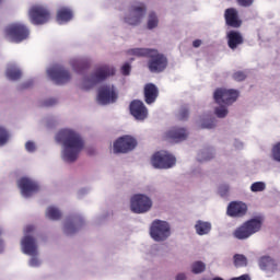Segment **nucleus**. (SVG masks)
Segmentation results:
<instances>
[{"label":"nucleus","instance_id":"f257e3e1","mask_svg":"<svg viewBox=\"0 0 280 280\" xmlns=\"http://www.w3.org/2000/svg\"><path fill=\"white\" fill-rule=\"evenodd\" d=\"M57 141L63 145V161L67 163H74L78 156L84 150V140L80 133L71 130L63 129L57 135Z\"/></svg>","mask_w":280,"mask_h":280},{"label":"nucleus","instance_id":"f03ea898","mask_svg":"<svg viewBox=\"0 0 280 280\" xmlns=\"http://www.w3.org/2000/svg\"><path fill=\"white\" fill-rule=\"evenodd\" d=\"M262 221L259 218L250 219L244 222L240 228L234 231V237L236 240H248L250 235H255L258 231H261Z\"/></svg>","mask_w":280,"mask_h":280},{"label":"nucleus","instance_id":"7ed1b4c3","mask_svg":"<svg viewBox=\"0 0 280 280\" xmlns=\"http://www.w3.org/2000/svg\"><path fill=\"white\" fill-rule=\"evenodd\" d=\"M4 34L11 43H23L30 38V28L21 23H13L5 27Z\"/></svg>","mask_w":280,"mask_h":280},{"label":"nucleus","instance_id":"20e7f679","mask_svg":"<svg viewBox=\"0 0 280 280\" xmlns=\"http://www.w3.org/2000/svg\"><path fill=\"white\" fill-rule=\"evenodd\" d=\"M28 18L33 25H45L51 20V12L47 7L35 4L28 10Z\"/></svg>","mask_w":280,"mask_h":280},{"label":"nucleus","instance_id":"39448f33","mask_svg":"<svg viewBox=\"0 0 280 280\" xmlns=\"http://www.w3.org/2000/svg\"><path fill=\"white\" fill-rule=\"evenodd\" d=\"M213 97L214 102L219 104V106H222V104L224 106H231V104L237 102V98L240 97V91L219 88L214 91Z\"/></svg>","mask_w":280,"mask_h":280},{"label":"nucleus","instance_id":"423d86ee","mask_svg":"<svg viewBox=\"0 0 280 280\" xmlns=\"http://www.w3.org/2000/svg\"><path fill=\"white\" fill-rule=\"evenodd\" d=\"M152 209V199L143 194L133 195L130 199V210L132 213H148Z\"/></svg>","mask_w":280,"mask_h":280},{"label":"nucleus","instance_id":"0eeeda50","mask_svg":"<svg viewBox=\"0 0 280 280\" xmlns=\"http://www.w3.org/2000/svg\"><path fill=\"white\" fill-rule=\"evenodd\" d=\"M151 163L156 170H170L176 165V158L167 151H159L152 156Z\"/></svg>","mask_w":280,"mask_h":280},{"label":"nucleus","instance_id":"6e6552de","mask_svg":"<svg viewBox=\"0 0 280 280\" xmlns=\"http://www.w3.org/2000/svg\"><path fill=\"white\" fill-rule=\"evenodd\" d=\"M150 235L154 242H165L170 236V223L162 220H154L150 228Z\"/></svg>","mask_w":280,"mask_h":280},{"label":"nucleus","instance_id":"1a4fd4ad","mask_svg":"<svg viewBox=\"0 0 280 280\" xmlns=\"http://www.w3.org/2000/svg\"><path fill=\"white\" fill-rule=\"evenodd\" d=\"M34 229V225H27L24 230L25 236L22 240L23 253L31 257H36V255H38V245H36V240L30 236V233H32Z\"/></svg>","mask_w":280,"mask_h":280},{"label":"nucleus","instance_id":"9d476101","mask_svg":"<svg viewBox=\"0 0 280 280\" xmlns=\"http://www.w3.org/2000/svg\"><path fill=\"white\" fill-rule=\"evenodd\" d=\"M137 148V140L130 136H122L114 142L115 154H128Z\"/></svg>","mask_w":280,"mask_h":280},{"label":"nucleus","instance_id":"9b49d317","mask_svg":"<svg viewBox=\"0 0 280 280\" xmlns=\"http://www.w3.org/2000/svg\"><path fill=\"white\" fill-rule=\"evenodd\" d=\"M110 75H115V68L110 66H101L95 69L94 73L88 79L90 86H95V84H100V82H104Z\"/></svg>","mask_w":280,"mask_h":280},{"label":"nucleus","instance_id":"f8f14e48","mask_svg":"<svg viewBox=\"0 0 280 280\" xmlns=\"http://www.w3.org/2000/svg\"><path fill=\"white\" fill-rule=\"evenodd\" d=\"M148 68L151 73H162L164 69H167V57L163 54H159L156 50L149 56Z\"/></svg>","mask_w":280,"mask_h":280},{"label":"nucleus","instance_id":"ddd939ff","mask_svg":"<svg viewBox=\"0 0 280 280\" xmlns=\"http://www.w3.org/2000/svg\"><path fill=\"white\" fill-rule=\"evenodd\" d=\"M48 75L52 80V82L57 84H67L71 80V72L65 69L62 66H54L52 68L47 70Z\"/></svg>","mask_w":280,"mask_h":280},{"label":"nucleus","instance_id":"4468645a","mask_svg":"<svg viewBox=\"0 0 280 280\" xmlns=\"http://www.w3.org/2000/svg\"><path fill=\"white\" fill-rule=\"evenodd\" d=\"M97 102L100 104H115L117 102V92H115V86L103 85L98 90Z\"/></svg>","mask_w":280,"mask_h":280},{"label":"nucleus","instance_id":"2eb2a0df","mask_svg":"<svg viewBox=\"0 0 280 280\" xmlns=\"http://www.w3.org/2000/svg\"><path fill=\"white\" fill-rule=\"evenodd\" d=\"M143 16H145V4L139 3L131 7L130 13L125 18V21L128 25H139Z\"/></svg>","mask_w":280,"mask_h":280},{"label":"nucleus","instance_id":"dca6fc26","mask_svg":"<svg viewBox=\"0 0 280 280\" xmlns=\"http://www.w3.org/2000/svg\"><path fill=\"white\" fill-rule=\"evenodd\" d=\"M129 110L132 117L139 121L148 118V107L140 100H133L129 105Z\"/></svg>","mask_w":280,"mask_h":280},{"label":"nucleus","instance_id":"f3484780","mask_svg":"<svg viewBox=\"0 0 280 280\" xmlns=\"http://www.w3.org/2000/svg\"><path fill=\"white\" fill-rule=\"evenodd\" d=\"M18 186L21 189V194L24 196V198H30L32 194H36V191H38V184L27 177H22L18 182Z\"/></svg>","mask_w":280,"mask_h":280},{"label":"nucleus","instance_id":"a211bd4d","mask_svg":"<svg viewBox=\"0 0 280 280\" xmlns=\"http://www.w3.org/2000/svg\"><path fill=\"white\" fill-rule=\"evenodd\" d=\"M248 211V206L242 201H232L228 206L226 213L230 218H244Z\"/></svg>","mask_w":280,"mask_h":280},{"label":"nucleus","instance_id":"6ab92c4d","mask_svg":"<svg viewBox=\"0 0 280 280\" xmlns=\"http://www.w3.org/2000/svg\"><path fill=\"white\" fill-rule=\"evenodd\" d=\"M145 104H154L159 97V88L154 83H147L143 90Z\"/></svg>","mask_w":280,"mask_h":280},{"label":"nucleus","instance_id":"aec40b11","mask_svg":"<svg viewBox=\"0 0 280 280\" xmlns=\"http://www.w3.org/2000/svg\"><path fill=\"white\" fill-rule=\"evenodd\" d=\"M167 137L175 143H180V141H185L189 137V132L186 128L173 127L168 130Z\"/></svg>","mask_w":280,"mask_h":280},{"label":"nucleus","instance_id":"412c9836","mask_svg":"<svg viewBox=\"0 0 280 280\" xmlns=\"http://www.w3.org/2000/svg\"><path fill=\"white\" fill-rule=\"evenodd\" d=\"M225 23L229 27H241L242 21H240V16L237 15V10L230 8L225 10Z\"/></svg>","mask_w":280,"mask_h":280},{"label":"nucleus","instance_id":"4be33fe9","mask_svg":"<svg viewBox=\"0 0 280 280\" xmlns=\"http://www.w3.org/2000/svg\"><path fill=\"white\" fill-rule=\"evenodd\" d=\"M238 45H244V37L237 31H230L228 33V46L230 49L235 50Z\"/></svg>","mask_w":280,"mask_h":280},{"label":"nucleus","instance_id":"5701e85b","mask_svg":"<svg viewBox=\"0 0 280 280\" xmlns=\"http://www.w3.org/2000/svg\"><path fill=\"white\" fill-rule=\"evenodd\" d=\"M70 65L77 73H82V71H84V69H89V67H91V60H89L86 58L71 59Z\"/></svg>","mask_w":280,"mask_h":280},{"label":"nucleus","instance_id":"b1692460","mask_svg":"<svg viewBox=\"0 0 280 280\" xmlns=\"http://www.w3.org/2000/svg\"><path fill=\"white\" fill-rule=\"evenodd\" d=\"M73 19V11L71 9L62 7L57 11V22L60 24L69 23Z\"/></svg>","mask_w":280,"mask_h":280},{"label":"nucleus","instance_id":"393cba45","mask_svg":"<svg viewBox=\"0 0 280 280\" xmlns=\"http://www.w3.org/2000/svg\"><path fill=\"white\" fill-rule=\"evenodd\" d=\"M128 54L138 58H150L152 54H156V50L150 48H131L128 50Z\"/></svg>","mask_w":280,"mask_h":280},{"label":"nucleus","instance_id":"a878e982","mask_svg":"<svg viewBox=\"0 0 280 280\" xmlns=\"http://www.w3.org/2000/svg\"><path fill=\"white\" fill-rule=\"evenodd\" d=\"M259 266L261 270H275V268H277V264H275V260L269 256H262L259 259Z\"/></svg>","mask_w":280,"mask_h":280},{"label":"nucleus","instance_id":"bb28decb","mask_svg":"<svg viewBox=\"0 0 280 280\" xmlns=\"http://www.w3.org/2000/svg\"><path fill=\"white\" fill-rule=\"evenodd\" d=\"M195 229L198 235H207L211 231V223L197 221Z\"/></svg>","mask_w":280,"mask_h":280},{"label":"nucleus","instance_id":"cd10ccee","mask_svg":"<svg viewBox=\"0 0 280 280\" xmlns=\"http://www.w3.org/2000/svg\"><path fill=\"white\" fill-rule=\"evenodd\" d=\"M5 74L9 80H13V81L21 80V75H23V73L19 70V68L13 67V66H11L7 69Z\"/></svg>","mask_w":280,"mask_h":280},{"label":"nucleus","instance_id":"c85d7f7f","mask_svg":"<svg viewBox=\"0 0 280 280\" xmlns=\"http://www.w3.org/2000/svg\"><path fill=\"white\" fill-rule=\"evenodd\" d=\"M46 218L49 220H60V218H62V212H60L58 208L51 206L48 207L46 211Z\"/></svg>","mask_w":280,"mask_h":280},{"label":"nucleus","instance_id":"c756f323","mask_svg":"<svg viewBox=\"0 0 280 280\" xmlns=\"http://www.w3.org/2000/svg\"><path fill=\"white\" fill-rule=\"evenodd\" d=\"M234 266L236 268H244V266H248V260L246 259V256L242 254H235L234 255Z\"/></svg>","mask_w":280,"mask_h":280},{"label":"nucleus","instance_id":"7c9ffc66","mask_svg":"<svg viewBox=\"0 0 280 280\" xmlns=\"http://www.w3.org/2000/svg\"><path fill=\"white\" fill-rule=\"evenodd\" d=\"M207 266L202 261H195L191 266V272H194V275H200V272H205Z\"/></svg>","mask_w":280,"mask_h":280},{"label":"nucleus","instance_id":"2f4dec72","mask_svg":"<svg viewBox=\"0 0 280 280\" xmlns=\"http://www.w3.org/2000/svg\"><path fill=\"white\" fill-rule=\"evenodd\" d=\"M228 105H221L220 107H217L214 109V113L217 115V117H219L220 119H224V117H226V115H229V109L226 108Z\"/></svg>","mask_w":280,"mask_h":280},{"label":"nucleus","instance_id":"473e14b6","mask_svg":"<svg viewBox=\"0 0 280 280\" xmlns=\"http://www.w3.org/2000/svg\"><path fill=\"white\" fill-rule=\"evenodd\" d=\"M266 190V183L264 182H255L250 186V191L254 194H257L258 191H265Z\"/></svg>","mask_w":280,"mask_h":280},{"label":"nucleus","instance_id":"72a5a7b5","mask_svg":"<svg viewBox=\"0 0 280 280\" xmlns=\"http://www.w3.org/2000/svg\"><path fill=\"white\" fill-rule=\"evenodd\" d=\"M156 25H159V18H156V13L152 12L149 15L148 27L149 30H154Z\"/></svg>","mask_w":280,"mask_h":280},{"label":"nucleus","instance_id":"f704fd0d","mask_svg":"<svg viewBox=\"0 0 280 280\" xmlns=\"http://www.w3.org/2000/svg\"><path fill=\"white\" fill-rule=\"evenodd\" d=\"M10 139V133L5 128L0 127V145H5Z\"/></svg>","mask_w":280,"mask_h":280},{"label":"nucleus","instance_id":"c9c22d12","mask_svg":"<svg viewBox=\"0 0 280 280\" xmlns=\"http://www.w3.org/2000/svg\"><path fill=\"white\" fill-rule=\"evenodd\" d=\"M189 118V108H187V106H183L180 109H179V113H178V119L179 121H185Z\"/></svg>","mask_w":280,"mask_h":280},{"label":"nucleus","instance_id":"e433bc0d","mask_svg":"<svg viewBox=\"0 0 280 280\" xmlns=\"http://www.w3.org/2000/svg\"><path fill=\"white\" fill-rule=\"evenodd\" d=\"M271 156L273 161H277L280 163V142H278L276 145H273L272 151H271Z\"/></svg>","mask_w":280,"mask_h":280},{"label":"nucleus","instance_id":"4c0bfd02","mask_svg":"<svg viewBox=\"0 0 280 280\" xmlns=\"http://www.w3.org/2000/svg\"><path fill=\"white\" fill-rule=\"evenodd\" d=\"M232 78L233 80H235V82H244V80L246 79V72L236 71L233 73Z\"/></svg>","mask_w":280,"mask_h":280},{"label":"nucleus","instance_id":"58836bf2","mask_svg":"<svg viewBox=\"0 0 280 280\" xmlns=\"http://www.w3.org/2000/svg\"><path fill=\"white\" fill-rule=\"evenodd\" d=\"M75 225H73L72 223H67L65 226V233L66 235H73V233H75Z\"/></svg>","mask_w":280,"mask_h":280},{"label":"nucleus","instance_id":"ea45409f","mask_svg":"<svg viewBox=\"0 0 280 280\" xmlns=\"http://www.w3.org/2000/svg\"><path fill=\"white\" fill-rule=\"evenodd\" d=\"M130 71H132V67L130 66V63H124V66L121 67L122 75H130Z\"/></svg>","mask_w":280,"mask_h":280},{"label":"nucleus","instance_id":"a19ab883","mask_svg":"<svg viewBox=\"0 0 280 280\" xmlns=\"http://www.w3.org/2000/svg\"><path fill=\"white\" fill-rule=\"evenodd\" d=\"M201 128H208V130H211V128H215V120L210 119L208 121L202 122Z\"/></svg>","mask_w":280,"mask_h":280},{"label":"nucleus","instance_id":"79ce46f5","mask_svg":"<svg viewBox=\"0 0 280 280\" xmlns=\"http://www.w3.org/2000/svg\"><path fill=\"white\" fill-rule=\"evenodd\" d=\"M211 159H213V153L201 152V159L199 161L202 163V161H211Z\"/></svg>","mask_w":280,"mask_h":280},{"label":"nucleus","instance_id":"37998d69","mask_svg":"<svg viewBox=\"0 0 280 280\" xmlns=\"http://www.w3.org/2000/svg\"><path fill=\"white\" fill-rule=\"evenodd\" d=\"M242 8H250L254 0H236Z\"/></svg>","mask_w":280,"mask_h":280},{"label":"nucleus","instance_id":"c03bdc74","mask_svg":"<svg viewBox=\"0 0 280 280\" xmlns=\"http://www.w3.org/2000/svg\"><path fill=\"white\" fill-rule=\"evenodd\" d=\"M25 148H26L27 152H35L36 144L32 141H27L25 144Z\"/></svg>","mask_w":280,"mask_h":280},{"label":"nucleus","instance_id":"a18cd8bd","mask_svg":"<svg viewBox=\"0 0 280 280\" xmlns=\"http://www.w3.org/2000/svg\"><path fill=\"white\" fill-rule=\"evenodd\" d=\"M58 104V100L49 98L43 103V106H56Z\"/></svg>","mask_w":280,"mask_h":280},{"label":"nucleus","instance_id":"49530a36","mask_svg":"<svg viewBox=\"0 0 280 280\" xmlns=\"http://www.w3.org/2000/svg\"><path fill=\"white\" fill-rule=\"evenodd\" d=\"M30 266H32L33 268H36V266H40V261L38 260V258L33 257V258L30 260Z\"/></svg>","mask_w":280,"mask_h":280},{"label":"nucleus","instance_id":"de8ad7c7","mask_svg":"<svg viewBox=\"0 0 280 280\" xmlns=\"http://www.w3.org/2000/svg\"><path fill=\"white\" fill-rule=\"evenodd\" d=\"M200 45H202V40H200V39H196V40L192 42V46L196 47V48L200 47Z\"/></svg>","mask_w":280,"mask_h":280},{"label":"nucleus","instance_id":"09e8293b","mask_svg":"<svg viewBox=\"0 0 280 280\" xmlns=\"http://www.w3.org/2000/svg\"><path fill=\"white\" fill-rule=\"evenodd\" d=\"M187 279V276H185V273H178L176 276V280H186Z\"/></svg>","mask_w":280,"mask_h":280},{"label":"nucleus","instance_id":"8fccbe9b","mask_svg":"<svg viewBox=\"0 0 280 280\" xmlns=\"http://www.w3.org/2000/svg\"><path fill=\"white\" fill-rule=\"evenodd\" d=\"M30 86H32V81H28L22 85L23 89H30Z\"/></svg>","mask_w":280,"mask_h":280},{"label":"nucleus","instance_id":"3c124183","mask_svg":"<svg viewBox=\"0 0 280 280\" xmlns=\"http://www.w3.org/2000/svg\"><path fill=\"white\" fill-rule=\"evenodd\" d=\"M3 248V241L0 240V249Z\"/></svg>","mask_w":280,"mask_h":280}]
</instances>
